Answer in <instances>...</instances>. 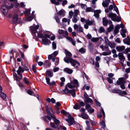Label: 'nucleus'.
<instances>
[{
  "mask_svg": "<svg viewBox=\"0 0 130 130\" xmlns=\"http://www.w3.org/2000/svg\"><path fill=\"white\" fill-rule=\"evenodd\" d=\"M0 96L5 101L6 100V95L4 92H2L0 94Z\"/></svg>",
  "mask_w": 130,
  "mask_h": 130,
  "instance_id": "obj_27",
  "label": "nucleus"
},
{
  "mask_svg": "<svg viewBox=\"0 0 130 130\" xmlns=\"http://www.w3.org/2000/svg\"><path fill=\"white\" fill-rule=\"evenodd\" d=\"M103 24L105 26H107L108 24V20L106 17L103 18Z\"/></svg>",
  "mask_w": 130,
  "mask_h": 130,
  "instance_id": "obj_21",
  "label": "nucleus"
},
{
  "mask_svg": "<svg viewBox=\"0 0 130 130\" xmlns=\"http://www.w3.org/2000/svg\"><path fill=\"white\" fill-rule=\"evenodd\" d=\"M64 10L63 9H62L59 11L58 13V14L59 15H61L62 17H63L64 15Z\"/></svg>",
  "mask_w": 130,
  "mask_h": 130,
  "instance_id": "obj_33",
  "label": "nucleus"
},
{
  "mask_svg": "<svg viewBox=\"0 0 130 130\" xmlns=\"http://www.w3.org/2000/svg\"><path fill=\"white\" fill-rule=\"evenodd\" d=\"M125 83V81L123 77L119 78L118 80L116 82L117 84L118 85L124 84Z\"/></svg>",
  "mask_w": 130,
  "mask_h": 130,
  "instance_id": "obj_11",
  "label": "nucleus"
},
{
  "mask_svg": "<svg viewBox=\"0 0 130 130\" xmlns=\"http://www.w3.org/2000/svg\"><path fill=\"white\" fill-rule=\"evenodd\" d=\"M93 64H95V66L96 67V68H99V63L98 62L96 61L95 62V64H94V62H93Z\"/></svg>",
  "mask_w": 130,
  "mask_h": 130,
  "instance_id": "obj_59",
  "label": "nucleus"
},
{
  "mask_svg": "<svg viewBox=\"0 0 130 130\" xmlns=\"http://www.w3.org/2000/svg\"><path fill=\"white\" fill-rule=\"evenodd\" d=\"M65 86L66 88L70 89H72L74 87L77 88L79 86L78 82L77 80L74 79L73 83H68Z\"/></svg>",
  "mask_w": 130,
  "mask_h": 130,
  "instance_id": "obj_4",
  "label": "nucleus"
},
{
  "mask_svg": "<svg viewBox=\"0 0 130 130\" xmlns=\"http://www.w3.org/2000/svg\"><path fill=\"white\" fill-rule=\"evenodd\" d=\"M27 92L28 94L30 95L35 96L33 91L30 90H29L27 91Z\"/></svg>",
  "mask_w": 130,
  "mask_h": 130,
  "instance_id": "obj_52",
  "label": "nucleus"
},
{
  "mask_svg": "<svg viewBox=\"0 0 130 130\" xmlns=\"http://www.w3.org/2000/svg\"><path fill=\"white\" fill-rule=\"evenodd\" d=\"M99 38H92L91 39V41L95 42H96L99 40Z\"/></svg>",
  "mask_w": 130,
  "mask_h": 130,
  "instance_id": "obj_42",
  "label": "nucleus"
},
{
  "mask_svg": "<svg viewBox=\"0 0 130 130\" xmlns=\"http://www.w3.org/2000/svg\"><path fill=\"white\" fill-rule=\"evenodd\" d=\"M32 69L35 73L36 72V67L34 65H33L32 66Z\"/></svg>",
  "mask_w": 130,
  "mask_h": 130,
  "instance_id": "obj_62",
  "label": "nucleus"
},
{
  "mask_svg": "<svg viewBox=\"0 0 130 130\" xmlns=\"http://www.w3.org/2000/svg\"><path fill=\"white\" fill-rule=\"evenodd\" d=\"M84 101L85 103H92L93 102L92 100L90 98H88L84 100Z\"/></svg>",
  "mask_w": 130,
  "mask_h": 130,
  "instance_id": "obj_28",
  "label": "nucleus"
},
{
  "mask_svg": "<svg viewBox=\"0 0 130 130\" xmlns=\"http://www.w3.org/2000/svg\"><path fill=\"white\" fill-rule=\"evenodd\" d=\"M113 27L114 25H111V26H110L107 29V31L109 32H110Z\"/></svg>",
  "mask_w": 130,
  "mask_h": 130,
  "instance_id": "obj_43",
  "label": "nucleus"
},
{
  "mask_svg": "<svg viewBox=\"0 0 130 130\" xmlns=\"http://www.w3.org/2000/svg\"><path fill=\"white\" fill-rule=\"evenodd\" d=\"M60 105H61V104L59 102H57L55 105V108L57 109L59 108V106Z\"/></svg>",
  "mask_w": 130,
  "mask_h": 130,
  "instance_id": "obj_47",
  "label": "nucleus"
},
{
  "mask_svg": "<svg viewBox=\"0 0 130 130\" xmlns=\"http://www.w3.org/2000/svg\"><path fill=\"white\" fill-rule=\"evenodd\" d=\"M57 61H56L55 63V64L56 66L59 64V58L58 57L56 58Z\"/></svg>",
  "mask_w": 130,
  "mask_h": 130,
  "instance_id": "obj_61",
  "label": "nucleus"
},
{
  "mask_svg": "<svg viewBox=\"0 0 130 130\" xmlns=\"http://www.w3.org/2000/svg\"><path fill=\"white\" fill-rule=\"evenodd\" d=\"M55 110H56V113L58 114H59L60 112L61 111L60 109L59 108L57 109L55 108Z\"/></svg>",
  "mask_w": 130,
  "mask_h": 130,
  "instance_id": "obj_57",
  "label": "nucleus"
},
{
  "mask_svg": "<svg viewBox=\"0 0 130 130\" xmlns=\"http://www.w3.org/2000/svg\"><path fill=\"white\" fill-rule=\"evenodd\" d=\"M24 71V69L22 67L20 66L18 70L17 71V72L18 75L21 76V79L22 78V73H23Z\"/></svg>",
  "mask_w": 130,
  "mask_h": 130,
  "instance_id": "obj_8",
  "label": "nucleus"
},
{
  "mask_svg": "<svg viewBox=\"0 0 130 130\" xmlns=\"http://www.w3.org/2000/svg\"><path fill=\"white\" fill-rule=\"evenodd\" d=\"M62 5L63 6L66 5L67 3V0H63L62 1Z\"/></svg>",
  "mask_w": 130,
  "mask_h": 130,
  "instance_id": "obj_64",
  "label": "nucleus"
},
{
  "mask_svg": "<svg viewBox=\"0 0 130 130\" xmlns=\"http://www.w3.org/2000/svg\"><path fill=\"white\" fill-rule=\"evenodd\" d=\"M18 20V15L17 14L13 15L12 20V24H14L17 22Z\"/></svg>",
  "mask_w": 130,
  "mask_h": 130,
  "instance_id": "obj_9",
  "label": "nucleus"
},
{
  "mask_svg": "<svg viewBox=\"0 0 130 130\" xmlns=\"http://www.w3.org/2000/svg\"><path fill=\"white\" fill-rule=\"evenodd\" d=\"M73 108L76 109H78L79 108V106L77 104H75L73 106Z\"/></svg>",
  "mask_w": 130,
  "mask_h": 130,
  "instance_id": "obj_53",
  "label": "nucleus"
},
{
  "mask_svg": "<svg viewBox=\"0 0 130 130\" xmlns=\"http://www.w3.org/2000/svg\"><path fill=\"white\" fill-rule=\"evenodd\" d=\"M118 56L120 60L124 61L125 60V58L122 53H119L118 54Z\"/></svg>",
  "mask_w": 130,
  "mask_h": 130,
  "instance_id": "obj_14",
  "label": "nucleus"
},
{
  "mask_svg": "<svg viewBox=\"0 0 130 130\" xmlns=\"http://www.w3.org/2000/svg\"><path fill=\"white\" fill-rule=\"evenodd\" d=\"M85 22L89 25H95V24L94 21H90L89 19L85 21Z\"/></svg>",
  "mask_w": 130,
  "mask_h": 130,
  "instance_id": "obj_19",
  "label": "nucleus"
},
{
  "mask_svg": "<svg viewBox=\"0 0 130 130\" xmlns=\"http://www.w3.org/2000/svg\"><path fill=\"white\" fill-rule=\"evenodd\" d=\"M46 74L47 75L50 77H52L53 75V72L50 70L47 71L46 72Z\"/></svg>",
  "mask_w": 130,
  "mask_h": 130,
  "instance_id": "obj_24",
  "label": "nucleus"
},
{
  "mask_svg": "<svg viewBox=\"0 0 130 130\" xmlns=\"http://www.w3.org/2000/svg\"><path fill=\"white\" fill-rule=\"evenodd\" d=\"M120 29V25H117L115 27V29L114 31V34L115 35L117 34L119 32V29Z\"/></svg>",
  "mask_w": 130,
  "mask_h": 130,
  "instance_id": "obj_18",
  "label": "nucleus"
},
{
  "mask_svg": "<svg viewBox=\"0 0 130 130\" xmlns=\"http://www.w3.org/2000/svg\"><path fill=\"white\" fill-rule=\"evenodd\" d=\"M107 44L111 48H113L115 46V45L114 43H111L109 41H108Z\"/></svg>",
  "mask_w": 130,
  "mask_h": 130,
  "instance_id": "obj_30",
  "label": "nucleus"
},
{
  "mask_svg": "<svg viewBox=\"0 0 130 130\" xmlns=\"http://www.w3.org/2000/svg\"><path fill=\"white\" fill-rule=\"evenodd\" d=\"M94 9H92L91 7H88L86 8L85 11L87 12H93Z\"/></svg>",
  "mask_w": 130,
  "mask_h": 130,
  "instance_id": "obj_32",
  "label": "nucleus"
},
{
  "mask_svg": "<svg viewBox=\"0 0 130 130\" xmlns=\"http://www.w3.org/2000/svg\"><path fill=\"white\" fill-rule=\"evenodd\" d=\"M59 68L58 67H55L54 68L53 71L54 72H55L58 71Z\"/></svg>",
  "mask_w": 130,
  "mask_h": 130,
  "instance_id": "obj_60",
  "label": "nucleus"
},
{
  "mask_svg": "<svg viewBox=\"0 0 130 130\" xmlns=\"http://www.w3.org/2000/svg\"><path fill=\"white\" fill-rule=\"evenodd\" d=\"M77 90V89L71 90V91H72L70 93L72 95L73 97H74L76 96L75 92Z\"/></svg>",
  "mask_w": 130,
  "mask_h": 130,
  "instance_id": "obj_29",
  "label": "nucleus"
},
{
  "mask_svg": "<svg viewBox=\"0 0 130 130\" xmlns=\"http://www.w3.org/2000/svg\"><path fill=\"white\" fill-rule=\"evenodd\" d=\"M50 124L51 126L52 127L56 128L57 127H58L56 125H55L54 123L52 122H51Z\"/></svg>",
  "mask_w": 130,
  "mask_h": 130,
  "instance_id": "obj_50",
  "label": "nucleus"
},
{
  "mask_svg": "<svg viewBox=\"0 0 130 130\" xmlns=\"http://www.w3.org/2000/svg\"><path fill=\"white\" fill-rule=\"evenodd\" d=\"M1 10L3 14L5 15H7L8 12V8L7 6L3 5L1 8Z\"/></svg>",
  "mask_w": 130,
  "mask_h": 130,
  "instance_id": "obj_7",
  "label": "nucleus"
},
{
  "mask_svg": "<svg viewBox=\"0 0 130 130\" xmlns=\"http://www.w3.org/2000/svg\"><path fill=\"white\" fill-rule=\"evenodd\" d=\"M23 80L24 83L27 85H28L29 84V82L28 81L27 78L26 77L24 78L23 79Z\"/></svg>",
  "mask_w": 130,
  "mask_h": 130,
  "instance_id": "obj_41",
  "label": "nucleus"
},
{
  "mask_svg": "<svg viewBox=\"0 0 130 130\" xmlns=\"http://www.w3.org/2000/svg\"><path fill=\"white\" fill-rule=\"evenodd\" d=\"M64 71L68 74H70L73 72V70L68 68H66L64 69Z\"/></svg>",
  "mask_w": 130,
  "mask_h": 130,
  "instance_id": "obj_17",
  "label": "nucleus"
},
{
  "mask_svg": "<svg viewBox=\"0 0 130 130\" xmlns=\"http://www.w3.org/2000/svg\"><path fill=\"white\" fill-rule=\"evenodd\" d=\"M125 49V46H117L116 48V50L119 52L123 51Z\"/></svg>",
  "mask_w": 130,
  "mask_h": 130,
  "instance_id": "obj_15",
  "label": "nucleus"
},
{
  "mask_svg": "<svg viewBox=\"0 0 130 130\" xmlns=\"http://www.w3.org/2000/svg\"><path fill=\"white\" fill-rule=\"evenodd\" d=\"M45 79L46 81V82H47V84L49 85L50 82V79L47 76H45Z\"/></svg>",
  "mask_w": 130,
  "mask_h": 130,
  "instance_id": "obj_46",
  "label": "nucleus"
},
{
  "mask_svg": "<svg viewBox=\"0 0 130 130\" xmlns=\"http://www.w3.org/2000/svg\"><path fill=\"white\" fill-rule=\"evenodd\" d=\"M60 80L61 82L60 84V86L61 87L64 84V82L65 81V79L63 77H62L60 78Z\"/></svg>",
  "mask_w": 130,
  "mask_h": 130,
  "instance_id": "obj_35",
  "label": "nucleus"
},
{
  "mask_svg": "<svg viewBox=\"0 0 130 130\" xmlns=\"http://www.w3.org/2000/svg\"><path fill=\"white\" fill-rule=\"evenodd\" d=\"M79 19L76 15H74L73 17V18L72 19V21L74 23H76Z\"/></svg>",
  "mask_w": 130,
  "mask_h": 130,
  "instance_id": "obj_23",
  "label": "nucleus"
},
{
  "mask_svg": "<svg viewBox=\"0 0 130 130\" xmlns=\"http://www.w3.org/2000/svg\"><path fill=\"white\" fill-rule=\"evenodd\" d=\"M74 29L76 30V32L77 33H84L83 28L80 25H78L75 24L73 26Z\"/></svg>",
  "mask_w": 130,
  "mask_h": 130,
  "instance_id": "obj_5",
  "label": "nucleus"
},
{
  "mask_svg": "<svg viewBox=\"0 0 130 130\" xmlns=\"http://www.w3.org/2000/svg\"><path fill=\"white\" fill-rule=\"evenodd\" d=\"M58 52L57 51H55L52 54L48 55V59L50 60L51 59L53 62H54L55 61V57L58 55Z\"/></svg>",
  "mask_w": 130,
  "mask_h": 130,
  "instance_id": "obj_6",
  "label": "nucleus"
},
{
  "mask_svg": "<svg viewBox=\"0 0 130 130\" xmlns=\"http://www.w3.org/2000/svg\"><path fill=\"white\" fill-rule=\"evenodd\" d=\"M39 27V25H34L33 26H31L30 27L31 31V32L34 34H35L36 32L38 33V37L41 38H44V36L43 34V32L42 31L39 32H38V31L37 30L38 29Z\"/></svg>",
  "mask_w": 130,
  "mask_h": 130,
  "instance_id": "obj_3",
  "label": "nucleus"
},
{
  "mask_svg": "<svg viewBox=\"0 0 130 130\" xmlns=\"http://www.w3.org/2000/svg\"><path fill=\"white\" fill-rule=\"evenodd\" d=\"M79 13V11L78 10H75L74 11V15H76L77 16V15Z\"/></svg>",
  "mask_w": 130,
  "mask_h": 130,
  "instance_id": "obj_54",
  "label": "nucleus"
},
{
  "mask_svg": "<svg viewBox=\"0 0 130 130\" xmlns=\"http://www.w3.org/2000/svg\"><path fill=\"white\" fill-rule=\"evenodd\" d=\"M50 42L48 39L44 37L42 39V43L44 45H47L49 44V42Z\"/></svg>",
  "mask_w": 130,
  "mask_h": 130,
  "instance_id": "obj_12",
  "label": "nucleus"
},
{
  "mask_svg": "<svg viewBox=\"0 0 130 130\" xmlns=\"http://www.w3.org/2000/svg\"><path fill=\"white\" fill-rule=\"evenodd\" d=\"M104 59L106 61V62L107 63H108V62L110 61V58L107 56L105 57L104 58Z\"/></svg>",
  "mask_w": 130,
  "mask_h": 130,
  "instance_id": "obj_55",
  "label": "nucleus"
},
{
  "mask_svg": "<svg viewBox=\"0 0 130 130\" xmlns=\"http://www.w3.org/2000/svg\"><path fill=\"white\" fill-rule=\"evenodd\" d=\"M6 0H0V4L1 5H5L6 3Z\"/></svg>",
  "mask_w": 130,
  "mask_h": 130,
  "instance_id": "obj_40",
  "label": "nucleus"
},
{
  "mask_svg": "<svg viewBox=\"0 0 130 130\" xmlns=\"http://www.w3.org/2000/svg\"><path fill=\"white\" fill-rule=\"evenodd\" d=\"M113 6L114 10L116 11L117 13L118 14L119 13V12L118 8H117V7L116 6L115 3L114 2L113 3Z\"/></svg>",
  "mask_w": 130,
  "mask_h": 130,
  "instance_id": "obj_34",
  "label": "nucleus"
},
{
  "mask_svg": "<svg viewBox=\"0 0 130 130\" xmlns=\"http://www.w3.org/2000/svg\"><path fill=\"white\" fill-rule=\"evenodd\" d=\"M46 112L47 114L51 116V115L52 114H51L50 112V111H51L53 112H53V110L52 108L51 107H49L47 106L46 107ZM55 112H54V113Z\"/></svg>",
  "mask_w": 130,
  "mask_h": 130,
  "instance_id": "obj_13",
  "label": "nucleus"
},
{
  "mask_svg": "<svg viewBox=\"0 0 130 130\" xmlns=\"http://www.w3.org/2000/svg\"><path fill=\"white\" fill-rule=\"evenodd\" d=\"M123 41L125 44H126L128 45H130V39L129 38H125L123 40Z\"/></svg>",
  "mask_w": 130,
  "mask_h": 130,
  "instance_id": "obj_25",
  "label": "nucleus"
},
{
  "mask_svg": "<svg viewBox=\"0 0 130 130\" xmlns=\"http://www.w3.org/2000/svg\"><path fill=\"white\" fill-rule=\"evenodd\" d=\"M54 18L57 22L58 23H59L60 21L58 17L56 16H55Z\"/></svg>",
  "mask_w": 130,
  "mask_h": 130,
  "instance_id": "obj_58",
  "label": "nucleus"
},
{
  "mask_svg": "<svg viewBox=\"0 0 130 130\" xmlns=\"http://www.w3.org/2000/svg\"><path fill=\"white\" fill-rule=\"evenodd\" d=\"M78 52L82 54L86 52V50L84 48H82L78 50Z\"/></svg>",
  "mask_w": 130,
  "mask_h": 130,
  "instance_id": "obj_39",
  "label": "nucleus"
},
{
  "mask_svg": "<svg viewBox=\"0 0 130 130\" xmlns=\"http://www.w3.org/2000/svg\"><path fill=\"white\" fill-rule=\"evenodd\" d=\"M88 112L90 113H92L94 111V109L92 108H90L89 110H87Z\"/></svg>",
  "mask_w": 130,
  "mask_h": 130,
  "instance_id": "obj_63",
  "label": "nucleus"
},
{
  "mask_svg": "<svg viewBox=\"0 0 130 130\" xmlns=\"http://www.w3.org/2000/svg\"><path fill=\"white\" fill-rule=\"evenodd\" d=\"M65 53L66 55V56L65 57H67V58H71L72 55L69 51L66 50H65Z\"/></svg>",
  "mask_w": 130,
  "mask_h": 130,
  "instance_id": "obj_20",
  "label": "nucleus"
},
{
  "mask_svg": "<svg viewBox=\"0 0 130 130\" xmlns=\"http://www.w3.org/2000/svg\"><path fill=\"white\" fill-rule=\"evenodd\" d=\"M43 119L46 123H48V120L50 121L51 120V118L48 116H46L43 117Z\"/></svg>",
  "mask_w": 130,
  "mask_h": 130,
  "instance_id": "obj_22",
  "label": "nucleus"
},
{
  "mask_svg": "<svg viewBox=\"0 0 130 130\" xmlns=\"http://www.w3.org/2000/svg\"><path fill=\"white\" fill-rule=\"evenodd\" d=\"M99 32L100 33H101L103 32H104L105 31V29L102 27H101L99 29Z\"/></svg>",
  "mask_w": 130,
  "mask_h": 130,
  "instance_id": "obj_51",
  "label": "nucleus"
},
{
  "mask_svg": "<svg viewBox=\"0 0 130 130\" xmlns=\"http://www.w3.org/2000/svg\"><path fill=\"white\" fill-rule=\"evenodd\" d=\"M80 117L84 119H87L88 118L87 114L84 113H82Z\"/></svg>",
  "mask_w": 130,
  "mask_h": 130,
  "instance_id": "obj_31",
  "label": "nucleus"
},
{
  "mask_svg": "<svg viewBox=\"0 0 130 130\" xmlns=\"http://www.w3.org/2000/svg\"><path fill=\"white\" fill-rule=\"evenodd\" d=\"M66 120L68 122L70 125H71L73 124V121L72 120L67 119Z\"/></svg>",
  "mask_w": 130,
  "mask_h": 130,
  "instance_id": "obj_49",
  "label": "nucleus"
},
{
  "mask_svg": "<svg viewBox=\"0 0 130 130\" xmlns=\"http://www.w3.org/2000/svg\"><path fill=\"white\" fill-rule=\"evenodd\" d=\"M69 18L70 19H71L72 17V16L74 15V12H73L72 11H70L69 12Z\"/></svg>",
  "mask_w": 130,
  "mask_h": 130,
  "instance_id": "obj_45",
  "label": "nucleus"
},
{
  "mask_svg": "<svg viewBox=\"0 0 130 130\" xmlns=\"http://www.w3.org/2000/svg\"><path fill=\"white\" fill-rule=\"evenodd\" d=\"M33 18V16H30L26 18V20L27 21H30L32 20Z\"/></svg>",
  "mask_w": 130,
  "mask_h": 130,
  "instance_id": "obj_37",
  "label": "nucleus"
},
{
  "mask_svg": "<svg viewBox=\"0 0 130 130\" xmlns=\"http://www.w3.org/2000/svg\"><path fill=\"white\" fill-rule=\"evenodd\" d=\"M126 30L125 29H122L121 30L120 34L123 38H125L126 37Z\"/></svg>",
  "mask_w": 130,
  "mask_h": 130,
  "instance_id": "obj_16",
  "label": "nucleus"
},
{
  "mask_svg": "<svg viewBox=\"0 0 130 130\" xmlns=\"http://www.w3.org/2000/svg\"><path fill=\"white\" fill-rule=\"evenodd\" d=\"M30 11V9H28L26 10L24 12L25 15L26 16H28L29 14Z\"/></svg>",
  "mask_w": 130,
  "mask_h": 130,
  "instance_id": "obj_36",
  "label": "nucleus"
},
{
  "mask_svg": "<svg viewBox=\"0 0 130 130\" xmlns=\"http://www.w3.org/2000/svg\"><path fill=\"white\" fill-rule=\"evenodd\" d=\"M52 48L53 50H55L56 48V43L54 42H53L52 43Z\"/></svg>",
  "mask_w": 130,
  "mask_h": 130,
  "instance_id": "obj_48",
  "label": "nucleus"
},
{
  "mask_svg": "<svg viewBox=\"0 0 130 130\" xmlns=\"http://www.w3.org/2000/svg\"><path fill=\"white\" fill-rule=\"evenodd\" d=\"M100 123L101 125L102 126L103 128L105 129V128L106 127V125L105 122L103 121H102L100 122Z\"/></svg>",
  "mask_w": 130,
  "mask_h": 130,
  "instance_id": "obj_44",
  "label": "nucleus"
},
{
  "mask_svg": "<svg viewBox=\"0 0 130 130\" xmlns=\"http://www.w3.org/2000/svg\"><path fill=\"white\" fill-rule=\"evenodd\" d=\"M51 1L52 3L54 4L55 5H59V2L57 1L56 0H51Z\"/></svg>",
  "mask_w": 130,
  "mask_h": 130,
  "instance_id": "obj_38",
  "label": "nucleus"
},
{
  "mask_svg": "<svg viewBox=\"0 0 130 130\" xmlns=\"http://www.w3.org/2000/svg\"><path fill=\"white\" fill-rule=\"evenodd\" d=\"M52 118L54 121V122L56 125L58 127L59 126V124L60 122L59 120L56 119L55 117L53 114H52L51 115Z\"/></svg>",
  "mask_w": 130,
  "mask_h": 130,
  "instance_id": "obj_10",
  "label": "nucleus"
},
{
  "mask_svg": "<svg viewBox=\"0 0 130 130\" xmlns=\"http://www.w3.org/2000/svg\"><path fill=\"white\" fill-rule=\"evenodd\" d=\"M63 60L66 62L68 63H70L71 65L75 68H77L80 65V63L77 61L71 58L64 57Z\"/></svg>",
  "mask_w": 130,
  "mask_h": 130,
  "instance_id": "obj_1",
  "label": "nucleus"
},
{
  "mask_svg": "<svg viewBox=\"0 0 130 130\" xmlns=\"http://www.w3.org/2000/svg\"><path fill=\"white\" fill-rule=\"evenodd\" d=\"M109 4V3L104 1L103 2L102 5L104 7H107Z\"/></svg>",
  "mask_w": 130,
  "mask_h": 130,
  "instance_id": "obj_56",
  "label": "nucleus"
},
{
  "mask_svg": "<svg viewBox=\"0 0 130 130\" xmlns=\"http://www.w3.org/2000/svg\"><path fill=\"white\" fill-rule=\"evenodd\" d=\"M105 11L107 13V16L111 18L112 20L118 22H119L121 21V18L120 17H117L116 14L111 12H109V11L108 9H105Z\"/></svg>",
  "mask_w": 130,
  "mask_h": 130,
  "instance_id": "obj_2",
  "label": "nucleus"
},
{
  "mask_svg": "<svg viewBox=\"0 0 130 130\" xmlns=\"http://www.w3.org/2000/svg\"><path fill=\"white\" fill-rule=\"evenodd\" d=\"M68 88H66V87L65 86V89L64 90H63V92L65 94H67L68 93H70L72 91H71V90H69L68 89Z\"/></svg>",
  "mask_w": 130,
  "mask_h": 130,
  "instance_id": "obj_26",
  "label": "nucleus"
}]
</instances>
